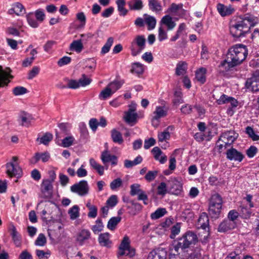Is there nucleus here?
<instances>
[{
  "label": "nucleus",
  "instance_id": "obj_1",
  "mask_svg": "<svg viewBox=\"0 0 259 259\" xmlns=\"http://www.w3.org/2000/svg\"><path fill=\"white\" fill-rule=\"evenodd\" d=\"M247 55L248 50L245 46L237 44L232 46L228 50L226 59L218 66L219 73L225 75L229 70L241 64Z\"/></svg>",
  "mask_w": 259,
  "mask_h": 259
},
{
  "label": "nucleus",
  "instance_id": "obj_2",
  "mask_svg": "<svg viewBox=\"0 0 259 259\" xmlns=\"http://www.w3.org/2000/svg\"><path fill=\"white\" fill-rule=\"evenodd\" d=\"M256 24L255 19L251 16H246L230 26V31L234 37L239 38L244 36L250 28Z\"/></svg>",
  "mask_w": 259,
  "mask_h": 259
},
{
  "label": "nucleus",
  "instance_id": "obj_3",
  "mask_svg": "<svg viewBox=\"0 0 259 259\" xmlns=\"http://www.w3.org/2000/svg\"><path fill=\"white\" fill-rule=\"evenodd\" d=\"M198 241L197 235L193 231L186 232L181 238H179L177 244L174 246L175 251L179 249H185L195 245Z\"/></svg>",
  "mask_w": 259,
  "mask_h": 259
},
{
  "label": "nucleus",
  "instance_id": "obj_4",
  "mask_svg": "<svg viewBox=\"0 0 259 259\" xmlns=\"http://www.w3.org/2000/svg\"><path fill=\"white\" fill-rule=\"evenodd\" d=\"M222 202V199L219 194L212 195L209 202V213L212 218H217L220 215Z\"/></svg>",
  "mask_w": 259,
  "mask_h": 259
},
{
  "label": "nucleus",
  "instance_id": "obj_5",
  "mask_svg": "<svg viewBox=\"0 0 259 259\" xmlns=\"http://www.w3.org/2000/svg\"><path fill=\"white\" fill-rule=\"evenodd\" d=\"M146 39L143 35H138L132 41L130 46L132 55L136 56L145 48Z\"/></svg>",
  "mask_w": 259,
  "mask_h": 259
},
{
  "label": "nucleus",
  "instance_id": "obj_6",
  "mask_svg": "<svg viewBox=\"0 0 259 259\" xmlns=\"http://www.w3.org/2000/svg\"><path fill=\"white\" fill-rule=\"evenodd\" d=\"M70 190L79 196H85L89 193V186L86 181L82 180L71 186Z\"/></svg>",
  "mask_w": 259,
  "mask_h": 259
},
{
  "label": "nucleus",
  "instance_id": "obj_7",
  "mask_svg": "<svg viewBox=\"0 0 259 259\" xmlns=\"http://www.w3.org/2000/svg\"><path fill=\"white\" fill-rule=\"evenodd\" d=\"M6 173L10 177H21L22 170L19 164H14L12 162H8L6 164Z\"/></svg>",
  "mask_w": 259,
  "mask_h": 259
},
{
  "label": "nucleus",
  "instance_id": "obj_8",
  "mask_svg": "<svg viewBox=\"0 0 259 259\" xmlns=\"http://www.w3.org/2000/svg\"><path fill=\"white\" fill-rule=\"evenodd\" d=\"M245 86L252 92L259 91V71H256L250 78L247 79Z\"/></svg>",
  "mask_w": 259,
  "mask_h": 259
},
{
  "label": "nucleus",
  "instance_id": "obj_9",
  "mask_svg": "<svg viewBox=\"0 0 259 259\" xmlns=\"http://www.w3.org/2000/svg\"><path fill=\"white\" fill-rule=\"evenodd\" d=\"M53 185L48 179L44 180L41 184V197L51 198L53 193Z\"/></svg>",
  "mask_w": 259,
  "mask_h": 259
},
{
  "label": "nucleus",
  "instance_id": "obj_10",
  "mask_svg": "<svg viewBox=\"0 0 259 259\" xmlns=\"http://www.w3.org/2000/svg\"><path fill=\"white\" fill-rule=\"evenodd\" d=\"M226 158L230 160L240 162L244 158V154L235 148L231 147L226 153Z\"/></svg>",
  "mask_w": 259,
  "mask_h": 259
},
{
  "label": "nucleus",
  "instance_id": "obj_11",
  "mask_svg": "<svg viewBox=\"0 0 259 259\" xmlns=\"http://www.w3.org/2000/svg\"><path fill=\"white\" fill-rule=\"evenodd\" d=\"M135 108H130V109L124 112L123 119L125 121L131 126H133L137 122L138 115L135 112Z\"/></svg>",
  "mask_w": 259,
  "mask_h": 259
},
{
  "label": "nucleus",
  "instance_id": "obj_12",
  "mask_svg": "<svg viewBox=\"0 0 259 259\" xmlns=\"http://www.w3.org/2000/svg\"><path fill=\"white\" fill-rule=\"evenodd\" d=\"M163 106H157L155 111L153 112L154 116L152 119V124L157 127L159 124V119L165 117L167 115V111Z\"/></svg>",
  "mask_w": 259,
  "mask_h": 259
},
{
  "label": "nucleus",
  "instance_id": "obj_13",
  "mask_svg": "<svg viewBox=\"0 0 259 259\" xmlns=\"http://www.w3.org/2000/svg\"><path fill=\"white\" fill-rule=\"evenodd\" d=\"M167 251L163 248H158L151 251L148 254L147 259H166Z\"/></svg>",
  "mask_w": 259,
  "mask_h": 259
},
{
  "label": "nucleus",
  "instance_id": "obj_14",
  "mask_svg": "<svg viewBox=\"0 0 259 259\" xmlns=\"http://www.w3.org/2000/svg\"><path fill=\"white\" fill-rule=\"evenodd\" d=\"M11 70L10 68L3 69L1 66V88L7 86L13 79V76L11 74Z\"/></svg>",
  "mask_w": 259,
  "mask_h": 259
},
{
  "label": "nucleus",
  "instance_id": "obj_15",
  "mask_svg": "<svg viewBox=\"0 0 259 259\" xmlns=\"http://www.w3.org/2000/svg\"><path fill=\"white\" fill-rule=\"evenodd\" d=\"M50 158V155L48 152H37L29 160V162L30 164H35L40 160H41L43 162H46L49 161Z\"/></svg>",
  "mask_w": 259,
  "mask_h": 259
},
{
  "label": "nucleus",
  "instance_id": "obj_16",
  "mask_svg": "<svg viewBox=\"0 0 259 259\" xmlns=\"http://www.w3.org/2000/svg\"><path fill=\"white\" fill-rule=\"evenodd\" d=\"M237 137L238 134L234 131H228L222 134L217 143H218L219 141H222L223 142H234Z\"/></svg>",
  "mask_w": 259,
  "mask_h": 259
},
{
  "label": "nucleus",
  "instance_id": "obj_17",
  "mask_svg": "<svg viewBox=\"0 0 259 259\" xmlns=\"http://www.w3.org/2000/svg\"><path fill=\"white\" fill-rule=\"evenodd\" d=\"M236 227V222H230L229 220H225L219 225L218 231L219 232H226L229 230L234 229Z\"/></svg>",
  "mask_w": 259,
  "mask_h": 259
},
{
  "label": "nucleus",
  "instance_id": "obj_18",
  "mask_svg": "<svg viewBox=\"0 0 259 259\" xmlns=\"http://www.w3.org/2000/svg\"><path fill=\"white\" fill-rule=\"evenodd\" d=\"M91 232L86 229H82L77 235L76 241L80 245H82L86 241L91 238Z\"/></svg>",
  "mask_w": 259,
  "mask_h": 259
},
{
  "label": "nucleus",
  "instance_id": "obj_19",
  "mask_svg": "<svg viewBox=\"0 0 259 259\" xmlns=\"http://www.w3.org/2000/svg\"><path fill=\"white\" fill-rule=\"evenodd\" d=\"M33 118L30 114L25 111H21L18 115V121L22 126H28Z\"/></svg>",
  "mask_w": 259,
  "mask_h": 259
},
{
  "label": "nucleus",
  "instance_id": "obj_20",
  "mask_svg": "<svg viewBox=\"0 0 259 259\" xmlns=\"http://www.w3.org/2000/svg\"><path fill=\"white\" fill-rule=\"evenodd\" d=\"M217 103L219 105L229 103H230L232 108H235L238 105V102L237 100L225 94H223L221 96L220 99L217 100Z\"/></svg>",
  "mask_w": 259,
  "mask_h": 259
},
{
  "label": "nucleus",
  "instance_id": "obj_21",
  "mask_svg": "<svg viewBox=\"0 0 259 259\" xmlns=\"http://www.w3.org/2000/svg\"><path fill=\"white\" fill-rule=\"evenodd\" d=\"M10 229L11 230L10 234L14 244L16 247H20L21 246V236L17 232L13 224H11Z\"/></svg>",
  "mask_w": 259,
  "mask_h": 259
},
{
  "label": "nucleus",
  "instance_id": "obj_22",
  "mask_svg": "<svg viewBox=\"0 0 259 259\" xmlns=\"http://www.w3.org/2000/svg\"><path fill=\"white\" fill-rule=\"evenodd\" d=\"M101 158L104 163L111 162L113 165L117 164L116 156L111 155L108 150H106L102 152Z\"/></svg>",
  "mask_w": 259,
  "mask_h": 259
},
{
  "label": "nucleus",
  "instance_id": "obj_23",
  "mask_svg": "<svg viewBox=\"0 0 259 259\" xmlns=\"http://www.w3.org/2000/svg\"><path fill=\"white\" fill-rule=\"evenodd\" d=\"M160 25H165L168 30H172L176 25V23L172 21V17L167 15L162 18L160 22Z\"/></svg>",
  "mask_w": 259,
  "mask_h": 259
},
{
  "label": "nucleus",
  "instance_id": "obj_24",
  "mask_svg": "<svg viewBox=\"0 0 259 259\" xmlns=\"http://www.w3.org/2000/svg\"><path fill=\"white\" fill-rule=\"evenodd\" d=\"M251 208L247 204L242 203L238 208L239 213L244 219L249 218L252 213Z\"/></svg>",
  "mask_w": 259,
  "mask_h": 259
},
{
  "label": "nucleus",
  "instance_id": "obj_25",
  "mask_svg": "<svg viewBox=\"0 0 259 259\" xmlns=\"http://www.w3.org/2000/svg\"><path fill=\"white\" fill-rule=\"evenodd\" d=\"M151 152L153 153L154 158L156 160H158L161 163H164L166 161L167 156L166 155H162L160 158V156L162 154V152L158 147H154Z\"/></svg>",
  "mask_w": 259,
  "mask_h": 259
},
{
  "label": "nucleus",
  "instance_id": "obj_26",
  "mask_svg": "<svg viewBox=\"0 0 259 259\" xmlns=\"http://www.w3.org/2000/svg\"><path fill=\"white\" fill-rule=\"evenodd\" d=\"M144 17V22L147 24L148 30L153 29L156 26V20L153 16L145 14Z\"/></svg>",
  "mask_w": 259,
  "mask_h": 259
},
{
  "label": "nucleus",
  "instance_id": "obj_27",
  "mask_svg": "<svg viewBox=\"0 0 259 259\" xmlns=\"http://www.w3.org/2000/svg\"><path fill=\"white\" fill-rule=\"evenodd\" d=\"M217 10L222 16H226L229 15L232 13L233 9L230 7H228L222 4H218L217 5Z\"/></svg>",
  "mask_w": 259,
  "mask_h": 259
},
{
  "label": "nucleus",
  "instance_id": "obj_28",
  "mask_svg": "<svg viewBox=\"0 0 259 259\" xmlns=\"http://www.w3.org/2000/svg\"><path fill=\"white\" fill-rule=\"evenodd\" d=\"M99 242L101 246L109 247L111 244L109 240V234L108 233H102L99 236Z\"/></svg>",
  "mask_w": 259,
  "mask_h": 259
},
{
  "label": "nucleus",
  "instance_id": "obj_29",
  "mask_svg": "<svg viewBox=\"0 0 259 259\" xmlns=\"http://www.w3.org/2000/svg\"><path fill=\"white\" fill-rule=\"evenodd\" d=\"M198 225L203 229L206 230L208 228L209 219L206 213H203L199 218Z\"/></svg>",
  "mask_w": 259,
  "mask_h": 259
},
{
  "label": "nucleus",
  "instance_id": "obj_30",
  "mask_svg": "<svg viewBox=\"0 0 259 259\" xmlns=\"http://www.w3.org/2000/svg\"><path fill=\"white\" fill-rule=\"evenodd\" d=\"M206 69L201 67L196 71V78L201 83H204L206 81Z\"/></svg>",
  "mask_w": 259,
  "mask_h": 259
},
{
  "label": "nucleus",
  "instance_id": "obj_31",
  "mask_svg": "<svg viewBox=\"0 0 259 259\" xmlns=\"http://www.w3.org/2000/svg\"><path fill=\"white\" fill-rule=\"evenodd\" d=\"M182 191V186L178 182H174L169 189V193L178 195L181 194Z\"/></svg>",
  "mask_w": 259,
  "mask_h": 259
},
{
  "label": "nucleus",
  "instance_id": "obj_32",
  "mask_svg": "<svg viewBox=\"0 0 259 259\" xmlns=\"http://www.w3.org/2000/svg\"><path fill=\"white\" fill-rule=\"evenodd\" d=\"M187 64L185 62L180 61L177 65L176 69V74L178 76L184 75L186 72Z\"/></svg>",
  "mask_w": 259,
  "mask_h": 259
},
{
  "label": "nucleus",
  "instance_id": "obj_33",
  "mask_svg": "<svg viewBox=\"0 0 259 259\" xmlns=\"http://www.w3.org/2000/svg\"><path fill=\"white\" fill-rule=\"evenodd\" d=\"M174 128L173 126H168L163 132H160L158 134V141L159 142H163L165 140H168L170 138V134L169 130H172Z\"/></svg>",
  "mask_w": 259,
  "mask_h": 259
},
{
  "label": "nucleus",
  "instance_id": "obj_34",
  "mask_svg": "<svg viewBox=\"0 0 259 259\" xmlns=\"http://www.w3.org/2000/svg\"><path fill=\"white\" fill-rule=\"evenodd\" d=\"M130 10H140L143 8V2L141 0H131L128 2Z\"/></svg>",
  "mask_w": 259,
  "mask_h": 259
},
{
  "label": "nucleus",
  "instance_id": "obj_35",
  "mask_svg": "<svg viewBox=\"0 0 259 259\" xmlns=\"http://www.w3.org/2000/svg\"><path fill=\"white\" fill-rule=\"evenodd\" d=\"M111 134L112 140L114 143H117L119 144L123 143V139L121 134L119 132L115 129H113L111 132Z\"/></svg>",
  "mask_w": 259,
  "mask_h": 259
},
{
  "label": "nucleus",
  "instance_id": "obj_36",
  "mask_svg": "<svg viewBox=\"0 0 259 259\" xmlns=\"http://www.w3.org/2000/svg\"><path fill=\"white\" fill-rule=\"evenodd\" d=\"M83 46L81 39L74 40L70 45L69 49L71 51H74L77 53H80L83 49Z\"/></svg>",
  "mask_w": 259,
  "mask_h": 259
},
{
  "label": "nucleus",
  "instance_id": "obj_37",
  "mask_svg": "<svg viewBox=\"0 0 259 259\" xmlns=\"http://www.w3.org/2000/svg\"><path fill=\"white\" fill-rule=\"evenodd\" d=\"M116 4L117 6V9L120 16H125L128 11L125 8V1L124 0H116Z\"/></svg>",
  "mask_w": 259,
  "mask_h": 259
},
{
  "label": "nucleus",
  "instance_id": "obj_38",
  "mask_svg": "<svg viewBox=\"0 0 259 259\" xmlns=\"http://www.w3.org/2000/svg\"><path fill=\"white\" fill-rule=\"evenodd\" d=\"M121 220V218L120 217H112L108 222L107 228L110 230H114Z\"/></svg>",
  "mask_w": 259,
  "mask_h": 259
},
{
  "label": "nucleus",
  "instance_id": "obj_39",
  "mask_svg": "<svg viewBox=\"0 0 259 259\" xmlns=\"http://www.w3.org/2000/svg\"><path fill=\"white\" fill-rule=\"evenodd\" d=\"M124 83V81L123 80H114L109 83L107 86L111 88V91L113 94L117 90L119 89Z\"/></svg>",
  "mask_w": 259,
  "mask_h": 259
},
{
  "label": "nucleus",
  "instance_id": "obj_40",
  "mask_svg": "<svg viewBox=\"0 0 259 259\" xmlns=\"http://www.w3.org/2000/svg\"><path fill=\"white\" fill-rule=\"evenodd\" d=\"M149 9L152 11H160L162 9L161 4L157 0H148Z\"/></svg>",
  "mask_w": 259,
  "mask_h": 259
},
{
  "label": "nucleus",
  "instance_id": "obj_41",
  "mask_svg": "<svg viewBox=\"0 0 259 259\" xmlns=\"http://www.w3.org/2000/svg\"><path fill=\"white\" fill-rule=\"evenodd\" d=\"M132 73H136L138 75L143 74L144 72L143 65L139 63L136 62L132 64V68L131 70Z\"/></svg>",
  "mask_w": 259,
  "mask_h": 259
},
{
  "label": "nucleus",
  "instance_id": "obj_42",
  "mask_svg": "<svg viewBox=\"0 0 259 259\" xmlns=\"http://www.w3.org/2000/svg\"><path fill=\"white\" fill-rule=\"evenodd\" d=\"M53 138V136L52 134L50 133H46L42 137L38 138L36 140L37 141H39V142L41 144L47 145L49 144V142L52 140Z\"/></svg>",
  "mask_w": 259,
  "mask_h": 259
},
{
  "label": "nucleus",
  "instance_id": "obj_43",
  "mask_svg": "<svg viewBox=\"0 0 259 259\" xmlns=\"http://www.w3.org/2000/svg\"><path fill=\"white\" fill-rule=\"evenodd\" d=\"M183 4H176L172 3L171 4L170 7L167 9V12L172 14H176L179 11H183Z\"/></svg>",
  "mask_w": 259,
  "mask_h": 259
},
{
  "label": "nucleus",
  "instance_id": "obj_44",
  "mask_svg": "<svg viewBox=\"0 0 259 259\" xmlns=\"http://www.w3.org/2000/svg\"><path fill=\"white\" fill-rule=\"evenodd\" d=\"M79 207L77 205H74L69 210L68 213L71 220H75L79 217Z\"/></svg>",
  "mask_w": 259,
  "mask_h": 259
},
{
  "label": "nucleus",
  "instance_id": "obj_45",
  "mask_svg": "<svg viewBox=\"0 0 259 259\" xmlns=\"http://www.w3.org/2000/svg\"><path fill=\"white\" fill-rule=\"evenodd\" d=\"M112 94L111 88L107 85V87L100 93L99 95V98L100 99L105 100L110 97Z\"/></svg>",
  "mask_w": 259,
  "mask_h": 259
},
{
  "label": "nucleus",
  "instance_id": "obj_46",
  "mask_svg": "<svg viewBox=\"0 0 259 259\" xmlns=\"http://www.w3.org/2000/svg\"><path fill=\"white\" fill-rule=\"evenodd\" d=\"M113 38L112 37H109L106 42L102 48L101 52V54H105L108 53L109 51L110 48L113 44Z\"/></svg>",
  "mask_w": 259,
  "mask_h": 259
},
{
  "label": "nucleus",
  "instance_id": "obj_47",
  "mask_svg": "<svg viewBox=\"0 0 259 259\" xmlns=\"http://www.w3.org/2000/svg\"><path fill=\"white\" fill-rule=\"evenodd\" d=\"M166 213L165 208H158L151 215L152 219H157L163 216Z\"/></svg>",
  "mask_w": 259,
  "mask_h": 259
},
{
  "label": "nucleus",
  "instance_id": "obj_48",
  "mask_svg": "<svg viewBox=\"0 0 259 259\" xmlns=\"http://www.w3.org/2000/svg\"><path fill=\"white\" fill-rule=\"evenodd\" d=\"M27 92L28 91L25 88L21 86L16 87L13 90V93L15 96L22 95L27 93Z\"/></svg>",
  "mask_w": 259,
  "mask_h": 259
},
{
  "label": "nucleus",
  "instance_id": "obj_49",
  "mask_svg": "<svg viewBox=\"0 0 259 259\" xmlns=\"http://www.w3.org/2000/svg\"><path fill=\"white\" fill-rule=\"evenodd\" d=\"M27 20L28 24L33 28H36L38 26L37 20H35L33 17V13H30L27 15Z\"/></svg>",
  "mask_w": 259,
  "mask_h": 259
},
{
  "label": "nucleus",
  "instance_id": "obj_50",
  "mask_svg": "<svg viewBox=\"0 0 259 259\" xmlns=\"http://www.w3.org/2000/svg\"><path fill=\"white\" fill-rule=\"evenodd\" d=\"M246 133L253 141H257L259 140V136L255 133L253 128L250 126H247L246 128Z\"/></svg>",
  "mask_w": 259,
  "mask_h": 259
},
{
  "label": "nucleus",
  "instance_id": "obj_51",
  "mask_svg": "<svg viewBox=\"0 0 259 259\" xmlns=\"http://www.w3.org/2000/svg\"><path fill=\"white\" fill-rule=\"evenodd\" d=\"M167 193L166 184L164 182H161L157 187V194L164 196Z\"/></svg>",
  "mask_w": 259,
  "mask_h": 259
},
{
  "label": "nucleus",
  "instance_id": "obj_52",
  "mask_svg": "<svg viewBox=\"0 0 259 259\" xmlns=\"http://www.w3.org/2000/svg\"><path fill=\"white\" fill-rule=\"evenodd\" d=\"M180 228L181 226L179 223L176 224L175 225L171 227V234L170 235V238L171 239H174L176 236L180 233Z\"/></svg>",
  "mask_w": 259,
  "mask_h": 259
},
{
  "label": "nucleus",
  "instance_id": "obj_53",
  "mask_svg": "<svg viewBox=\"0 0 259 259\" xmlns=\"http://www.w3.org/2000/svg\"><path fill=\"white\" fill-rule=\"evenodd\" d=\"M36 254L39 259H48L50 255V251H45L42 250L37 249Z\"/></svg>",
  "mask_w": 259,
  "mask_h": 259
},
{
  "label": "nucleus",
  "instance_id": "obj_54",
  "mask_svg": "<svg viewBox=\"0 0 259 259\" xmlns=\"http://www.w3.org/2000/svg\"><path fill=\"white\" fill-rule=\"evenodd\" d=\"M47 242L45 236L43 234H39L38 237L35 241V244L37 246H44Z\"/></svg>",
  "mask_w": 259,
  "mask_h": 259
},
{
  "label": "nucleus",
  "instance_id": "obj_55",
  "mask_svg": "<svg viewBox=\"0 0 259 259\" xmlns=\"http://www.w3.org/2000/svg\"><path fill=\"white\" fill-rule=\"evenodd\" d=\"M56 41L54 40H50L47 41L44 46V50L48 53H51L53 47L56 45Z\"/></svg>",
  "mask_w": 259,
  "mask_h": 259
},
{
  "label": "nucleus",
  "instance_id": "obj_56",
  "mask_svg": "<svg viewBox=\"0 0 259 259\" xmlns=\"http://www.w3.org/2000/svg\"><path fill=\"white\" fill-rule=\"evenodd\" d=\"M96 223V224L92 228V230L95 233L101 231L103 228V225L101 219H98Z\"/></svg>",
  "mask_w": 259,
  "mask_h": 259
},
{
  "label": "nucleus",
  "instance_id": "obj_57",
  "mask_svg": "<svg viewBox=\"0 0 259 259\" xmlns=\"http://www.w3.org/2000/svg\"><path fill=\"white\" fill-rule=\"evenodd\" d=\"M14 7L16 10V14L20 15L25 13V9L22 4L20 3H16L14 4Z\"/></svg>",
  "mask_w": 259,
  "mask_h": 259
},
{
  "label": "nucleus",
  "instance_id": "obj_58",
  "mask_svg": "<svg viewBox=\"0 0 259 259\" xmlns=\"http://www.w3.org/2000/svg\"><path fill=\"white\" fill-rule=\"evenodd\" d=\"M158 175L157 170L149 171L145 176V179L148 182L154 180Z\"/></svg>",
  "mask_w": 259,
  "mask_h": 259
},
{
  "label": "nucleus",
  "instance_id": "obj_59",
  "mask_svg": "<svg viewBox=\"0 0 259 259\" xmlns=\"http://www.w3.org/2000/svg\"><path fill=\"white\" fill-rule=\"evenodd\" d=\"M158 38L160 41H162L167 38V33L161 26H160L158 28Z\"/></svg>",
  "mask_w": 259,
  "mask_h": 259
},
{
  "label": "nucleus",
  "instance_id": "obj_60",
  "mask_svg": "<svg viewBox=\"0 0 259 259\" xmlns=\"http://www.w3.org/2000/svg\"><path fill=\"white\" fill-rule=\"evenodd\" d=\"M74 138L72 136H68L62 140V145L64 147H68L72 145Z\"/></svg>",
  "mask_w": 259,
  "mask_h": 259
},
{
  "label": "nucleus",
  "instance_id": "obj_61",
  "mask_svg": "<svg viewBox=\"0 0 259 259\" xmlns=\"http://www.w3.org/2000/svg\"><path fill=\"white\" fill-rule=\"evenodd\" d=\"M122 184V181L120 178L114 179L110 185L111 189L115 190L120 187Z\"/></svg>",
  "mask_w": 259,
  "mask_h": 259
},
{
  "label": "nucleus",
  "instance_id": "obj_62",
  "mask_svg": "<svg viewBox=\"0 0 259 259\" xmlns=\"http://www.w3.org/2000/svg\"><path fill=\"white\" fill-rule=\"evenodd\" d=\"M140 185L138 184H135L131 186L130 194L132 196H135L139 193L142 190L140 189Z\"/></svg>",
  "mask_w": 259,
  "mask_h": 259
},
{
  "label": "nucleus",
  "instance_id": "obj_63",
  "mask_svg": "<svg viewBox=\"0 0 259 259\" xmlns=\"http://www.w3.org/2000/svg\"><path fill=\"white\" fill-rule=\"evenodd\" d=\"M117 202V196L112 195L107 200L106 204L108 206L113 207L116 205Z\"/></svg>",
  "mask_w": 259,
  "mask_h": 259
},
{
  "label": "nucleus",
  "instance_id": "obj_64",
  "mask_svg": "<svg viewBox=\"0 0 259 259\" xmlns=\"http://www.w3.org/2000/svg\"><path fill=\"white\" fill-rule=\"evenodd\" d=\"M91 82V79L87 78L85 74H82V76L78 80L79 86L84 87L89 85Z\"/></svg>",
  "mask_w": 259,
  "mask_h": 259
}]
</instances>
